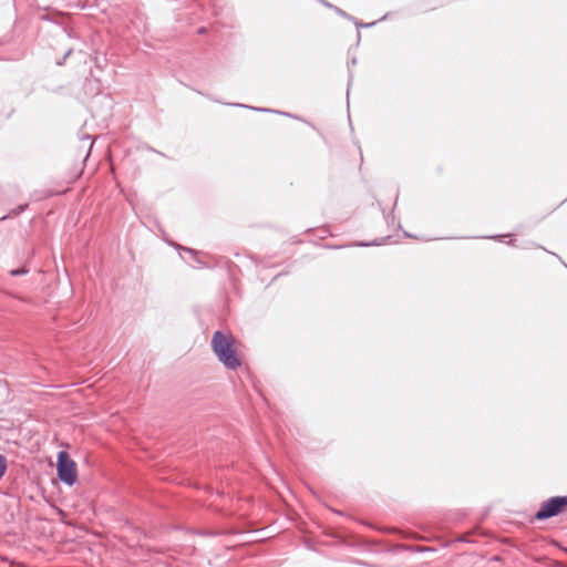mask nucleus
I'll list each match as a JSON object with an SVG mask.
<instances>
[{"label": "nucleus", "mask_w": 567, "mask_h": 567, "mask_svg": "<svg viewBox=\"0 0 567 567\" xmlns=\"http://www.w3.org/2000/svg\"><path fill=\"white\" fill-rule=\"evenodd\" d=\"M212 348L226 368L235 370L241 365L233 336H226L220 331H216L212 339Z\"/></svg>", "instance_id": "obj_1"}, {"label": "nucleus", "mask_w": 567, "mask_h": 567, "mask_svg": "<svg viewBox=\"0 0 567 567\" xmlns=\"http://www.w3.org/2000/svg\"><path fill=\"white\" fill-rule=\"evenodd\" d=\"M56 471L59 478L69 486L78 481V465L70 457L68 452L61 451L58 454Z\"/></svg>", "instance_id": "obj_2"}, {"label": "nucleus", "mask_w": 567, "mask_h": 567, "mask_svg": "<svg viewBox=\"0 0 567 567\" xmlns=\"http://www.w3.org/2000/svg\"><path fill=\"white\" fill-rule=\"evenodd\" d=\"M567 507V497H553L545 502L539 511L536 513L535 518L546 519L561 513Z\"/></svg>", "instance_id": "obj_3"}, {"label": "nucleus", "mask_w": 567, "mask_h": 567, "mask_svg": "<svg viewBox=\"0 0 567 567\" xmlns=\"http://www.w3.org/2000/svg\"><path fill=\"white\" fill-rule=\"evenodd\" d=\"M7 470V461L6 457L0 455V478L3 476Z\"/></svg>", "instance_id": "obj_4"}, {"label": "nucleus", "mask_w": 567, "mask_h": 567, "mask_svg": "<svg viewBox=\"0 0 567 567\" xmlns=\"http://www.w3.org/2000/svg\"><path fill=\"white\" fill-rule=\"evenodd\" d=\"M24 272H25V270H23V269H21V270H12V271H11V274H12L13 276H17V275H20V274H24Z\"/></svg>", "instance_id": "obj_5"}]
</instances>
